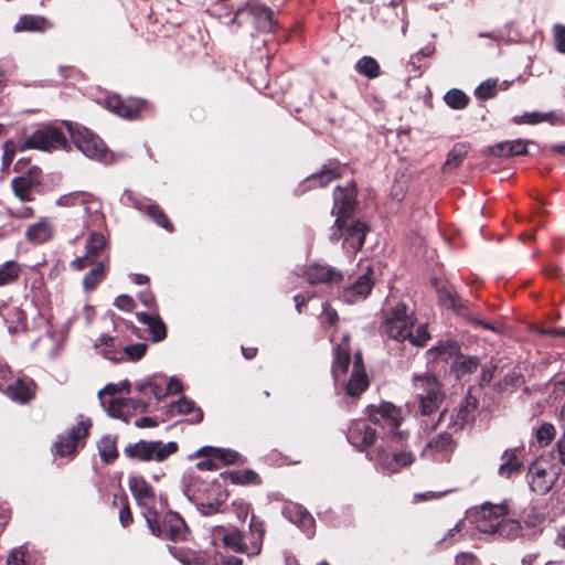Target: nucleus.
<instances>
[{
	"label": "nucleus",
	"mask_w": 565,
	"mask_h": 565,
	"mask_svg": "<svg viewBox=\"0 0 565 565\" xmlns=\"http://www.w3.org/2000/svg\"><path fill=\"white\" fill-rule=\"evenodd\" d=\"M554 117L553 113H524L522 116L516 117L514 121L516 124H529V125H535L542 121H552V118Z\"/></svg>",
	"instance_id": "47"
},
{
	"label": "nucleus",
	"mask_w": 565,
	"mask_h": 565,
	"mask_svg": "<svg viewBox=\"0 0 565 565\" xmlns=\"http://www.w3.org/2000/svg\"><path fill=\"white\" fill-rule=\"evenodd\" d=\"M124 199L130 205L139 211H143L148 216H150L159 226L166 228L169 232L173 231V226L171 222L168 220L167 215L163 213L161 207L153 203H145V200L137 198L131 191H125Z\"/></svg>",
	"instance_id": "17"
},
{
	"label": "nucleus",
	"mask_w": 565,
	"mask_h": 565,
	"mask_svg": "<svg viewBox=\"0 0 565 565\" xmlns=\"http://www.w3.org/2000/svg\"><path fill=\"white\" fill-rule=\"evenodd\" d=\"M342 173V167L337 161H330L323 166L321 172L310 178V182H319L320 186H326L332 180L339 178Z\"/></svg>",
	"instance_id": "35"
},
{
	"label": "nucleus",
	"mask_w": 565,
	"mask_h": 565,
	"mask_svg": "<svg viewBox=\"0 0 565 565\" xmlns=\"http://www.w3.org/2000/svg\"><path fill=\"white\" fill-rule=\"evenodd\" d=\"M196 456H206L211 459H218L223 461L224 463L232 465L237 462L239 455L231 449H224V448H214V447H202L196 451Z\"/></svg>",
	"instance_id": "31"
},
{
	"label": "nucleus",
	"mask_w": 565,
	"mask_h": 565,
	"mask_svg": "<svg viewBox=\"0 0 565 565\" xmlns=\"http://www.w3.org/2000/svg\"><path fill=\"white\" fill-rule=\"evenodd\" d=\"M413 384L419 404L418 411L423 416H428L439 409L445 398V392L435 375H414Z\"/></svg>",
	"instance_id": "6"
},
{
	"label": "nucleus",
	"mask_w": 565,
	"mask_h": 565,
	"mask_svg": "<svg viewBox=\"0 0 565 565\" xmlns=\"http://www.w3.org/2000/svg\"><path fill=\"white\" fill-rule=\"evenodd\" d=\"M468 153V146L466 143H456L454 148L449 151L447 159L444 163V171H452L457 169L465 157Z\"/></svg>",
	"instance_id": "39"
},
{
	"label": "nucleus",
	"mask_w": 565,
	"mask_h": 565,
	"mask_svg": "<svg viewBox=\"0 0 565 565\" xmlns=\"http://www.w3.org/2000/svg\"><path fill=\"white\" fill-rule=\"evenodd\" d=\"M375 437V429L364 419L354 420L347 434L349 443L360 450H364L373 445Z\"/></svg>",
	"instance_id": "15"
},
{
	"label": "nucleus",
	"mask_w": 565,
	"mask_h": 565,
	"mask_svg": "<svg viewBox=\"0 0 565 565\" xmlns=\"http://www.w3.org/2000/svg\"><path fill=\"white\" fill-rule=\"evenodd\" d=\"M495 369H497V366L492 362H489L483 365L482 372H481V379H480L481 386L488 385L491 382V380L493 379Z\"/></svg>",
	"instance_id": "59"
},
{
	"label": "nucleus",
	"mask_w": 565,
	"mask_h": 565,
	"mask_svg": "<svg viewBox=\"0 0 565 565\" xmlns=\"http://www.w3.org/2000/svg\"><path fill=\"white\" fill-rule=\"evenodd\" d=\"M478 407V399L476 396L468 394L461 402L458 409L449 416L447 428L452 431L462 429L468 423L473 419L475 412Z\"/></svg>",
	"instance_id": "18"
},
{
	"label": "nucleus",
	"mask_w": 565,
	"mask_h": 565,
	"mask_svg": "<svg viewBox=\"0 0 565 565\" xmlns=\"http://www.w3.org/2000/svg\"><path fill=\"white\" fill-rule=\"evenodd\" d=\"M223 542L226 546L236 552H245L244 535L238 530H233L226 533L223 537Z\"/></svg>",
	"instance_id": "46"
},
{
	"label": "nucleus",
	"mask_w": 565,
	"mask_h": 565,
	"mask_svg": "<svg viewBox=\"0 0 565 565\" xmlns=\"http://www.w3.org/2000/svg\"><path fill=\"white\" fill-rule=\"evenodd\" d=\"M147 347L146 343H136L125 347L121 351L122 359L126 358L129 361H138L145 355Z\"/></svg>",
	"instance_id": "51"
},
{
	"label": "nucleus",
	"mask_w": 565,
	"mask_h": 565,
	"mask_svg": "<svg viewBox=\"0 0 565 565\" xmlns=\"http://www.w3.org/2000/svg\"><path fill=\"white\" fill-rule=\"evenodd\" d=\"M355 71L370 79L380 75V65L377 61L371 56L361 57L355 64Z\"/></svg>",
	"instance_id": "42"
},
{
	"label": "nucleus",
	"mask_w": 565,
	"mask_h": 565,
	"mask_svg": "<svg viewBox=\"0 0 565 565\" xmlns=\"http://www.w3.org/2000/svg\"><path fill=\"white\" fill-rule=\"evenodd\" d=\"M127 403L128 402H126V398L124 397H111L106 401V406H104V408L107 411L109 416L128 422L131 411Z\"/></svg>",
	"instance_id": "32"
},
{
	"label": "nucleus",
	"mask_w": 565,
	"mask_h": 565,
	"mask_svg": "<svg viewBox=\"0 0 565 565\" xmlns=\"http://www.w3.org/2000/svg\"><path fill=\"white\" fill-rule=\"evenodd\" d=\"M479 365V359L475 356L462 358L460 361L456 363V373L457 376H463L466 374L472 373L477 370Z\"/></svg>",
	"instance_id": "49"
},
{
	"label": "nucleus",
	"mask_w": 565,
	"mask_h": 565,
	"mask_svg": "<svg viewBox=\"0 0 565 565\" xmlns=\"http://www.w3.org/2000/svg\"><path fill=\"white\" fill-rule=\"evenodd\" d=\"M403 438L402 431L388 434L370 456L383 472L395 473L414 462L413 452L401 449L397 445Z\"/></svg>",
	"instance_id": "3"
},
{
	"label": "nucleus",
	"mask_w": 565,
	"mask_h": 565,
	"mask_svg": "<svg viewBox=\"0 0 565 565\" xmlns=\"http://www.w3.org/2000/svg\"><path fill=\"white\" fill-rule=\"evenodd\" d=\"M33 382L32 381H25L23 379L17 377L12 383H9L4 391L6 394L15 402L19 403H26L29 402L34 393L32 390Z\"/></svg>",
	"instance_id": "25"
},
{
	"label": "nucleus",
	"mask_w": 565,
	"mask_h": 565,
	"mask_svg": "<svg viewBox=\"0 0 565 565\" xmlns=\"http://www.w3.org/2000/svg\"><path fill=\"white\" fill-rule=\"evenodd\" d=\"M95 348L107 360L113 362L122 361L121 351L117 350L116 340L110 335H103L99 342L95 344Z\"/></svg>",
	"instance_id": "33"
},
{
	"label": "nucleus",
	"mask_w": 565,
	"mask_h": 565,
	"mask_svg": "<svg viewBox=\"0 0 565 565\" xmlns=\"http://www.w3.org/2000/svg\"><path fill=\"white\" fill-rule=\"evenodd\" d=\"M90 426L89 418L81 419L66 435L58 437L55 443L56 452L62 457L73 455L78 443L88 436Z\"/></svg>",
	"instance_id": "12"
},
{
	"label": "nucleus",
	"mask_w": 565,
	"mask_h": 565,
	"mask_svg": "<svg viewBox=\"0 0 565 565\" xmlns=\"http://www.w3.org/2000/svg\"><path fill=\"white\" fill-rule=\"evenodd\" d=\"M521 533V525L519 521L512 519H504L495 521V527L492 534H498L502 537L513 539Z\"/></svg>",
	"instance_id": "38"
},
{
	"label": "nucleus",
	"mask_w": 565,
	"mask_h": 565,
	"mask_svg": "<svg viewBox=\"0 0 565 565\" xmlns=\"http://www.w3.org/2000/svg\"><path fill=\"white\" fill-rule=\"evenodd\" d=\"M67 130L76 148L87 158L104 160L106 156V146L103 140L83 126L66 122Z\"/></svg>",
	"instance_id": "8"
},
{
	"label": "nucleus",
	"mask_w": 565,
	"mask_h": 565,
	"mask_svg": "<svg viewBox=\"0 0 565 565\" xmlns=\"http://www.w3.org/2000/svg\"><path fill=\"white\" fill-rule=\"evenodd\" d=\"M349 340L348 334L343 335L342 341L333 349L332 375L335 381L349 370L351 362Z\"/></svg>",
	"instance_id": "22"
},
{
	"label": "nucleus",
	"mask_w": 565,
	"mask_h": 565,
	"mask_svg": "<svg viewBox=\"0 0 565 565\" xmlns=\"http://www.w3.org/2000/svg\"><path fill=\"white\" fill-rule=\"evenodd\" d=\"M66 143L67 141L58 128L43 127L23 140L21 150L39 149L44 151H52L55 149L65 148Z\"/></svg>",
	"instance_id": "9"
},
{
	"label": "nucleus",
	"mask_w": 565,
	"mask_h": 565,
	"mask_svg": "<svg viewBox=\"0 0 565 565\" xmlns=\"http://www.w3.org/2000/svg\"><path fill=\"white\" fill-rule=\"evenodd\" d=\"M137 318L149 328L153 342L162 341L166 338V326L157 315L140 312L137 315Z\"/></svg>",
	"instance_id": "28"
},
{
	"label": "nucleus",
	"mask_w": 565,
	"mask_h": 565,
	"mask_svg": "<svg viewBox=\"0 0 565 565\" xmlns=\"http://www.w3.org/2000/svg\"><path fill=\"white\" fill-rule=\"evenodd\" d=\"M170 415L189 416L186 419L190 424H199L203 419V412L196 407L195 403L186 397H181L178 402L170 405Z\"/></svg>",
	"instance_id": "23"
},
{
	"label": "nucleus",
	"mask_w": 565,
	"mask_h": 565,
	"mask_svg": "<svg viewBox=\"0 0 565 565\" xmlns=\"http://www.w3.org/2000/svg\"><path fill=\"white\" fill-rule=\"evenodd\" d=\"M100 458L106 463L114 461L118 457L116 439L111 436H104L98 443Z\"/></svg>",
	"instance_id": "41"
},
{
	"label": "nucleus",
	"mask_w": 565,
	"mask_h": 565,
	"mask_svg": "<svg viewBox=\"0 0 565 565\" xmlns=\"http://www.w3.org/2000/svg\"><path fill=\"white\" fill-rule=\"evenodd\" d=\"M508 141L510 143V150H511L512 157L513 156H522V154L526 153V151H527L526 148H527L529 141H525L522 139L508 140Z\"/></svg>",
	"instance_id": "61"
},
{
	"label": "nucleus",
	"mask_w": 565,
	"mask_h": 565,
	"mask_svg": "<svg viewBox=\"0 0 565 565\" xmlns=\"http://www.w3.org/2000/svg\"><path fill=\"white\" fill-rule=\"evenodd\" d=\"M289 514V520L298 524L308 535L311 534L315 520L312 515L299 505H294L286 509Z\"/></svg>",
	"instance_id": "30"
},
{
	"label": "nucleus",
	"mask_w": 565,
	"mask_h": 565,
	"mask_svg": "<svg viewBox=\"0 0 565 565\" xmlns=\"http://www.w3.org/2000/svg\"><path fill=\"white\" fill-rule=\"evenodd\" d=\"M415 322L416 318L414 312H408L404 303H398L385 319L382 330L390 339L396 341L408 340L416 347H424L430 335L424 324H420L414 334L413 328Z\"/></svg>",
	"instance_id": "2"
},
{
	"label": "nucleus",
	"mask_w": 565,
	"mask_h": 565,
	"mask_svg": "<svg viewBox=\"0 0 565 565\" xmlns=\"http://www.w3.org/2000/svg\"><path fill=\"white\" fill-rule=\"evenodd\" d=\"M553 31L556 50L565 53V25L557 23L554 25Z\"/></svg>",
	"instance_id": "54"
},
{
	"label": "nucleus",
	"mask_w": 565,
	"mask_h": 565,
	"mask_svg": "<svg viewBox=\"0 0 565 565\" xmlns=\"http://www.w3.org/2000/svg\"><path fill=\"white\" fill-rule=\"evenodd\" d=\"M497 93V81L482 82L475 90V94L480 99H489L494 97Z\"/></svg>",
	"instance_id": "52"
},
{
	"label": "nucleus",
	"mask_w": 565,
	"mask_h": 565,
	"mask_svg": "<svg viewBox=\"0 0 565 565\" xmlns=\"http://www.w3.org/2000/svg\"><path fill=\"white\" fill-rule=\"evenodd\" d=\"M370 420L373 424L386 426L391 429L390 434L396 433L395 429L401 425V411L392 403H382L380 406H371L369 411Z\"/></svg>",
	"instance_id": "13"
},
{
	"label": "nucleus",
	"mask_w": 565,
	"mask_h": 565,
	"mask_svg": "<svg viewBox=\"0 0 565 565\" xmlns=\"http://www.w3.org/2000/svg\"><path fill=\"white\" fill-rule=\"evenodd\" d=\"M249 531L252 535L250 547L252 551L248 555H258L262 551L263 540L265 535V526L263 521L258 520L254 514L249 522Z\"/></svg>",
	"instance_id": "34"
},
{
	"label": "nucleus",
	"mask_w": 565,
	"mask_h": 565,
	"mask_svg": "<svg viewBox=\"0 0 565 565\" xmlns=\"http://www.w3.org/2000/svg\"><path fill=\"white\" fill-rule=\"evenodd\" d=\"M105 264L103 262L96 263L93 268L84 276V289L90 291L105 278Z\"/></svg>",
	"instance_id": "40"
},
{
	"label": "nucleus",
	"mask_w": 565,
	"mask_h": 565,
	"mask_svg": "<svg viewBox=\"0 0 565 565\" xmlns=\"http://www.w3.org/2000/svg\"><path fill=\"white\" fill-rule=\"evenodd\" d=\"M3 149H4V152L2 156V164L7 169L11 164V162L14 158L15 147L12 141H6L3 145Z\"/></svg>",
	"instance_id": "60"
},
{
	"label": "nucleus",
	"mask_w": 565,
	"mask_h": 565,
	"mask_svg": "<svg viewBox=\"0 0 565 565\" xmlns=\"http://www.w3.org/2000/svg\"><path fill=\"white\" fill-rule=\"evenodd\" d=\"M522 462L518 457V449H508L502 454V463L498 469L499 476L510 478L520 472Z\"/></svg>",
	"instance_id": "29"
},
{
	"label": "nucleus",
	"mask_w": 565,
	"mask_h": 565,
	"mask_svg": "<svg viewBox=\"0 0 565 565\" xmlns=\"http://www.w3.org/2000/svg\"><path fill=\"white\" fill-rule=\"evenodd\" d=\"M373 281L369 274H363L342 292V299L347 303H355L364 300L371 292Z\"/></svg>",
	"instance_id": "21"
},
{
	"label": "nucleus",
	"mask_w": 565,
	"mask_h": 565,
	"mask_svg": "<svg viewBox=\"0 0 565 565\" xmlns=\"http://www.w3.org/2000/svg\"><path fill=\"white\" fill-rule=\"evenodd\" d=\"M332 213L337 215L332 241L343 238V248L350 252H358L362 248L367 232L365 223L351 216L355 205V188L352 182L345 186H338L334 190Z\"/></svg>",
	"instance_id": "1"
},
{
	"label": "nucleus",
	"mask_w": 565,
	"mask_h": 565,
	"mask_svg": "<svg viewBox=\"0 0 565 565\" xmlns=\"http://www.w3.org/2000/svg\"><path fill=\"white\" fill-rule=\"evenodd\" d=\"M178 444L175 441L162 443L161 440H139L129 444L125 448V455L128 458L140 461H158L161 462L168 457L177 452Z\"/></svg>",
	"instance_id": "7"
},
{
	"label": "nucleus",
	"mask_w": 565,
	"mask_h": 565,
	"mask_svg": "<svg viewBox=\"0 0 565 565\" xmlns=\"http://www.w3.org/2000/svg\"><path fill=\"white\" fill-rule=\"evenodd\" d=\"M558 476L559 473L554 467L534 461L527 469L526 481L531 491L543 495L552 490Z\"/></svg>",
	"instance_id": "10"
},
{
	"label": "nucleus",
	"mask_w": 565,
	"mask_h": 565,
	"mask_svg": "<svg viewBox=\"0 0 565 565\" xmlns=\"http://www.w3.org/2000/svg\"><path fill=\"white\" fill-rule=\"evenodd\" d=\"M306 279L309 284L333 285L342 280L343 276L335 268L328 265L313 264L305 271Z\"/></svg>",
	"instance_id": "19"
},
{
	"label": "nucleus",
	"mask_w": 565,
	"mask_h": 565,
	"mask_svg": "<svg viewBox=\"0 0 565 565\" xmlns=\"http://www.w3.org/2000/svg\"><path fill=\"white\" fill-rule=\"evenodd\" d=\"M475 561V555L467 552H462L456 556V565H473Z\"/></svg>",
	"instance_id": "64"
},
{
	"label": "nucleus",
	"mask_w": 565,
	"mask_h": 565,
	"mask_svg": "<svg viewBox=\"0 0 565 565\" xmlns=\"http://www.w3.org/2000/svg\"><path fill=\"white\" fill-rule=\"evenodd\" d=\"M129 489L142 510L147 525L151 533H159L156 515L161 514L164 504L161 498H157L150 484L140 476H131L128 479Z\"/></svg>",
	"instance_id": "4"
},
{
	"label": "nucleus",
	"mask_w": 565,
	"mask_h": 565,
	"mask_svg": "<svg viewBox=\"0 0 565 565\" xmlns=\"http://www.w3.org/2000/svg\"><path fill=\"white\" fill-rule=\"evenodd\" d=\"M54 235V226L47 220L43 218L40 222L31 224L25 232L26 239L32 244H43L49 242Z\"/></svg>",
	"instance_id": "24"
},
{
	"label": "nucleus",
	"mask_w": 565,
	"mask_h": 565,
	"mask_svg": "<svg viewBox=\"0 0 565 565\" xmlns=\"http://www.w3.org/2000/svg\"><path fill=\"white\" fill-rule=\"evenodd\" d=\"M115 306L120 310L130 311L135 307V301L128 295H120L115 299Z\"/></svg>",
	"instance_id": "62"
},
{
	"label": "nucleus",
	"mask_w": 565,
	"mask_h": 565,
	"mask_svg": "<svg viewBox=\"0 0 565 565\" xmlns=\"http://www.w3.org/2000/svg\"><path fill=\"white\" fill-rule=\"evenodd\" d=\"M56 204L64 207L78 206L83 211V221L86 228L102 227L105 225V215L103 213V203L94 194L76 191L61 195Z\"/></svg>",
	"instance_id": "5"
},
{
	"label": "nucleus",
	"mask_w": 565,
	"mask_h": 565,
	"mask_svg": "<svg viewBox=\"0 0 565 565\" xmlns=\"http://www.w3.org/2000/svg\"><path fill=\"white\" fill-rule=\"evenodd\" d=\"M257 475L252 470L234 471L230 473V479L233 483L245 484L256 479Z\"/></svg>",
	"instance_id": "53"
},
{
	"label": "nucleus",
	"mask_w": 565,
	"mask_h": 565,
	"mask_svg": "<svg viewBox=\"0 0 565 565\" xmlns=\"http://www.w3.org/2000/svg\"><path fill=\"white\" fill-rule=\"evenodd\" d=\"M489 154L494 157H512L509 141L499 142L488 149Z\"/></svg>",
	"instance_id": "56"
},
{
	"label": "nucleus",
	"mask_w": 565,
	"mask_h": 565,
	"mask_svg": "<svg viewBox=\"0 0 565 565\" xmlns=\"http://www.w3.org/2000/svg\"><path fill=\"white\" fill-rule=\"evenodd\" d=\"M96 263L93 260V256L87 252L83 257H78L71 263V267L75 270H83L88 266H94Z\"/></svg>",
	"instance_id": "58"
},
{
	"label": "nucleus",
	"mask_w": 565,
	"mask_h": 565,
	"mask_svg": "<svg viewBox=\"0 0 565 565\" xmlns=\"http://www.w3.org/2000/svg\"><path fill=\"white\" fill-rule=\"evenodd\" d=\"M369 387V379L365 372L353 371L347 384V394L355 397L361 395Z\"/></svg>",
	"instance_id": "36"
},
{
	"label": "nucleus",
	"mask_w": 565,
	"mask_h": 565,
	"mask_svg": "<svg viewBox=\"0 0 565 565\" xmlns=\"http://www.w3.org/2000/svg\"><path fill=\"white\" fill-rule=\"evenodd\" d=\"M182 391V384L181 382L175 379V377H171L167 383H166V395L168 394H178Z\"/></svg>",
	"instance_id": "63"
},
{
	"label": "nucleus",
	"mask_w": 565,
	"mask_h": 565,
	"mask_svg": "<svg viewBox=\"0 0 565 565\" xmlns=\"http://www.w3.org/2000/svg\"><path fill=\"white\" fill-rule=\"evenodd\" d=\"M122 501H125L120 512H119V521H120V524L124 526V527H127L128 525H130L134 521L132 519V513H131V510H130V507L127 502V497L126 495H122L120 498Z\"/></svg>",
	"instance_id": "57"
},
{
	"label": "nucleus",
	"mask_w": 565,
	"mask_h": 565,
	"mask_svg": "<svg viewBox=\"0 0 565 565\" xmlns=\"http://www.w3.org/2000/svg\"><path fill=\"white\" fill-rule=\"evenodd\" d=\"M446 104L454 109H463L469 102V97L460 89H450L445 95Z\"/></svg>",
	"instance_id": "44"
},
{
	"label": "nucleus",
	"mask_w": 565,
	"mask_h": 565,
	"mask_svg": "<svg viewBox=\"0 0 565 565\" xmlns=\"http://www.w3.org/2000/svg\"><path fill=\"white\" fill-rule=\"evenodd\" d=\"M141 106L142 103L137 99L124 102L117 96L107 99V107L124 118H135L140 111Z\"/></svg>",
	"instance_id": "26"
},
{
	"label": "nucleus",
	"mask_w": 565,
	"mask_h": 565,
	"mask_svg": "<svg viewBox=\"0 0 565 565\" xmlns=\"http://www.w3.org/2000/svg\"><path fill=\"white\" fill-rule=\"evenodd\" d=\"M105 244L106 239L103 234L92 232L86 243V252L94 257L104 248Z\"/></svg>",
	"instance_id": "48"
},
{
	"label": "nucleus",
	"mask_w": 565,
	"mask_h": 565,
	"mask_svg": "<svg viewBox=\"0 0 565 565\" xmlns=\"http://www.w3.org/2000/svg\"><path fill=\"white\" fill-rule=\"evenodd\" d=\"M156 523L159 533H151L152 535L173 542L186 540L188 526L178 513L169 512L164 515L162 521L160 519V514H157Z\"/></svg>",
	"instance_id": "11"
},
{
	"label": "nucleus",
	"mask_w": 565,
	"mask_h": 565,
	"mask_svg": "<svg viewBox=\"0 0 565 565\" xmlns=\"http://www.w3.org/2000/svg\"><path fill=\"white\" fill-rule=\"evenodd\" d=\"M509 514L507 503L492 504L484 503L481 507L479 516L477 519V529L482 533L492 534L495 527V521L502 520L504 515Z\"/></svg>",
	"instance_id": "16"
},
{
	"label": "nucleus",
	"mask_w": 565,
	"mask_h": 565,
	"mask_svg": "<svg viewBox=\"0 0 565 565\" xmlns=\"http://www.w3.org/2000/svg\"><path fill=\"white\" fill-rule=\"evenodd\" d=\"M438 295H439L440 301L445 306L454 308V309L457 307V297H456V294L451 289L444 287L438 290Z\"/></svg>",
	"instance_id": "55"
},
{
	"label": "nucleus",
	"mask_w": 565,
	"mask_h": 565,
	"mask_svg": "<svg viewBox=\"0 0 565 565\" xmlns=\"http://www.w3.org/2000/svg\"><path fill=\"white\" fill-rule=\"evenodd\" d=\"M22 271V266L14 262L8 260L0 266V287L15 282Z\"/></svg>",
	"instance_id": "37"
},
{
	"label": "nucleus",
	"mask_w": 565,
	"mask_h": 565,
	"mask_svg": "<svg viewBox=\"0 0 565 565\" xmlns=\"http://www.w3.org/2000/svg\"><path fill=\"white\" fill-rule=\"evenodd\" d=\"M455 448L456 443L451 435L444 431L439 433L428 441L423 454L424 456H429L437 461H449Z\"/></svg>",
	"instance_id": "14"
},
{
	"label": "nucleus",
	"mask_w": 565,
	"mask_h": 565,
	"mask_svg": "<svg viewBox=\"0 0 565 565\" xmlns=\"http://www.w3.org/2000/svg\"><path fill=\"white\" fill-rule=\"evenodd\" d=\"M52 24L44 17L40 15H22L14 26L15 32L31 31L44 32L50 29Z\"/></svg>",
	"instance_id": "27"
},
{
	"label": "nucleus",
	"mask_w": 565,
	"mask_h": 565,
	"mask_svg": "<svg viewBox=\"0 0 565 565\" xmlns=\"http://www.w3.org/2000/svg\"><path fill=\"white\" fill-rule=\"evenodd\" d=\"M39 183V168L36 167L31 168L26 174L14 178L11 182L14 194L21 201H31L32 189Z\"/></svg>",
	"instance_id": "20"
},
{
	"label": "nucleus",
	"mask_w": 565,
	"mask_h": 565,
	"mask_svg": "<svg viewBox=\"0 0 565 565\" xmlns=\"http://www.w3.org/2000/svg\"><path fill=\"white\" fill-rule=\"evenodd\" d=\"M556 435L554 426L550 423H543L536 430V439L542 446H547Z\"/></svg>",
	"instance_id": "50"
},
{
	"label": "nucleus",
	"mask_w": 565,
	"mask_h": 565,
	"mask_svg": "<svg viewBox=\"0 0 565 565\" xmlns=\"http://www.w3.org/2000/svg\"><path fill=\"white\" fill-rule=\"evenodd\" d=\"M164 382H158L157 377L153 380H148L145 383L138 385V391L141 394H152L157 399H161L166 396V392L163 388Z\"/></svg>",
	"instance_id": "45"
},
{
	"label": "nucleus",
	"mask_w": 565,
	"mask_h": 565,
	"mask_svg": "<svg viewBox=\"0 0 565 565\" xmlns=\"http://www.w3.org/2000/svg\"><path fill=\"white\" fill-rule=\"evenodd\" d=\"M129 388H130V384L128 381H124L119 384H108L106 385L102 391H99L98 393V397H99V401H100V404L103 406H106V401H108L107 396H109V398L111 397H119L118 395L121 393V392H129Z\"/></svg>",
	"instance_id": "43"
}]
</instances>
